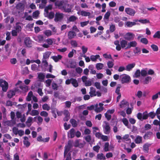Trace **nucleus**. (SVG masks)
Here are the masks:
<instances>
[{
  "instance_id": "obj_1",
  "label": "nucleus",
  "mask_w": 160,
  "mask_h": 160,
  "mask_svg": "<svg viewBox=\"0 0 160 160\" xmlns=\"http://www.w3.org/2000/svg\"><path fill=\"white\" fill-rule=\"evenodd\" d=\"M0 86L2 88V90L4 92H6L8 88V83L5 80H0Z\"/></svg>"
},
{
  "instance_id": "obj_2",
  "label": "nucleus",
  "mask_w": 160,
  "mask_h": 160,
  "mask_svg": "<svg viewBox=\"0 0 160 160\" xmlns=\"http://www.w3.org/2000/svg\"><path fill=\"white\" fill-rule=\"evenodd\" d=\"M63 18V13L57 12L55 14L54 21L56 22H60L62 20Z\"/></svg>"
},
{
  "instance_id": "obj_3",
  "label": "nucleus",
  "mask_w": 160,
  "mask_h": 160,
  "mask_svg": "<svg viewBox=\"0 0 160 160\" xmlns=\"http://www.w3.org/2000/svg\"><path fill=\"white\" fill-rule=\"evenodd\" d=\"M121 76H123L121 80L122 84L127 83L129 82L131 78L129 76L125 74H122Z\"/></svg>"
},
{
  "instance_id": "obj_4",
  "label": "nucleus",
  "mask_w": 160,
  "mask_h": 160,
  "mask_svg": "<svg viewBox=\"0 0 160 160\" xmlns=\"http://www.w3.org/2000/svg\"><path fill=\"white\" fill-rule=\"evenodd\" d=\"M135 36V35L132 33L128 32L127 33L124 37V38L128 41L132 40Z\"/></svg>"
},
{
  "instance_id": "obj_5",
  "label": "nucleus",
  "mask_w": 160,
  "mask_h": 160,
  "mask_svg": "<svg viewBox=\"0 0 160 160\" xmlns=\"http://www.w3.org/2000/svg\"><path fill=\"white\" fill-rule=\"evenodd\" d=\"M72 147V144L71 142H68L67 146L65 147V150L64 152V157L65 158L68 152L70 150Z\"/></svg>"
},
{
  "instance_id": "obj_6",
  "label": "nucleus",
  "mask_w": 160,
  "mask_h": 160,
  "mask_svg": "<svg viewBox=\"0 0 160 160\" xmlns=\"http://www.w3.org/2000/svg\"><path fill=\"white\" fill-rule=\"evenodd\" d=\"M24 43L25 45L27 47L30 48L32 47V41L30 38L28 37H26L24 39Z\"/></svg>"
},
{
  "instance_id": "obj_7",
  "label": "nucleus",
  "mask_w": 160,
  "mask_h": 160,
  "mask_svg": "<svg viewBox=\"0 0 160 160\" xmlns=\"http://www.w3.org/2000/svg\"><path fill=\"white\" fill-rule=\"evenodd\" d=\"M153 133L152 132L148 131L143 136L144 139L147 140L151 139L153 137Z\"/></svg>"
},
{
  "instance_id": "obj_8",
  "label": "nucleus",
  "mask_w": 160,
  "mask_h": 160,
  "mask_svg": "<svg viewBox=\"0 0 160 160\" xmlns=\"http://www.w3.org/2000/svg\"><path fill=\"white\" fill-rule=\"evenodd\" d=\"M125 11L127 14L132 16H134L135 13V11L134 10L129 8H126Z\"/></svg>"
},
{
  "instance_id": "obj_9",
  "label": "nucleus",
  "mask_w": 160,
  "mask_h": 160,
  "mask_svg": "<svg viewBox=\"0 0 160 160\" xmlns=\"http://www.w3.org/2000/svg\"><path fill=\"white\" fill-rule=\"evenodd\" d=\"M106 126L103 127L104 132L105 134H108L110 132V128L108 122H106Z\"/></svg>"
},
{
  "instance_id": "obj_10",
  "label": "nucleus",
  "mask_w": 160,
  "mask_h": 160,
  "mask_svg": "<svg viewBox=\"0 0 160 160\" xmlns=\"http://www.w3.org/2000/svg\"><path fill=\"white\" fill-rule=\"evenodd\" d=\"M16 8L17 9L20 10L21 12L23 11L24 9L25 5L21 2H19L16 6Z\"/></svg>"
},
{
  "instance_id": "obj_11",
  "label": "nucleus",
  "mask_w": 160,
  "mask_h": 160,
  "mask_svg": "<svg viewBox=\"0 0 160 160\" xmlns=\"http://www.w3.org/2000/svg\"><path fill=\"white\" fill-rule=\"evenodd\" d=\"M137 42L135 41H133L128 42L127 47L125 48V49L130 48L132 47H134L137 46Z\"/></svg>"
},
{
  "instance_id": "obj_12",
  "label": "nucleus",
  "mask_w": 160,
  "mask_h": 160,
  "mask_svg": "<svg viewBox=\"0 0 160 160\" xmlns=\"http://www.w3.org/2000/svg\"><path fill=\"white\" fill-rule=\"evenodd\" d=\"M135 65V63L134 62L128 64L126 67L125 70L128 71H130L134 67Z\"/></svg>"
},
{
  "instance_id": "obj_13",
  "label": "nucleus",
  "mask_w": 160,
  "mask_h": 160,
  "mask_svg": "<svg viewBox=\"0 0 160 160\" xmlns=\"http://www.w3.org/2000/svg\"><path fill=\"white\" fill-rule=\"evenodd\" d=\"M151 144L147 143H145L143 146L144 152L145 153H148L149 152V148L151 146Z\"/></svg>"
},
{
  "instance_id": "obj_14",
  "label": "nucleus",
  "mask_w": 160,
  "mask_h": 160,
  "mask_svg": "<svg viewBox=\"0 0 160 160\" xmlns=\"http://www.w3.org/2000/svg\"><path fill=\"white\" fill-rule=\"evenodd\" d=\"M18 89H16L15 91H10L8 92L7 96L9 98H11L13 96L15 95L16 92L18 91Z\"/></svg>"
},
{
  "instance_id": "obj_15",
  "label": "nucleus",
  "mask_w": 160,
  "mask_h": 160,
  "mask_svg": "<svg viewBox=\"0 0 160 160\" xmlns=\"http://www.w3.org/2000/svg\"><path fill=\"white\" fill-rule=\"evenodd\" d=\"M136 23L135 22L130 21H127L125 23V27H131L132 26L136 25Z\"/></svg>"
},
{
  "instance_id": "obj_16",
  "label": "nucleus",
  "mask_w": 160,
  "mask_h": 160,
  "mask_svg": "<svg viewBox=\"0 0 160 160\" xmlns=\"http://www.w3.org/2000/svg\"><path fill=\"white\" fill-rule=\"evenodd\" d=\"M76 34L74 32L72 31H70L68 32V38L69 39H72L74 38L75 36H76Z\"/></svg>"
},
{
  "instance_id": "obj_17",
  "label": "nucleus",
  "mask_w": 160,
  "mask_h": 160,
  "mask_svg": "<svg viewBox=\"0 0 160 160\" xmlns=\"http://www.w3.org/2000/svg\"><path fill=\"white\" fill-rule=\"evenodd\" d=\"M90 90L89 93L91 97H92L96 95V94L95 93L96 91L95 88H94L93 87H91L90 88Z\"/></svg>"
},
{
  "instance_id": "obj_18",
  "label": "nucleus",
  "mask_w": 160,
  "mask_h": 160,
  "mask_svg": "<svg viewBox=\"0 0 160 160\" xmlns=\"http://www.w3.org/2000/svg\"><path fill=\"white\" fill-rule=\"evenodd\" d=\"M24 140L23 141V144L27 147H29L30 145V143L28 141V137L25 136L24 137Z\"/></svg>"
},
{
  "instance_id": "obj_19",
  "label": "nucleus",
  "mask_w": 160,
  "mask_h": 160,
  "mask_svg": "<svg viewBox=\"0 0 160 160\" xmlns=\"http://www.w3.org/2000/svg\"><path fill=\"white\" fill-rule=\"evenodd\" d=\"M62 58V56L60 55H58L57 56H53L51 57V58L55 62H58L59 60H61Z\"/></svg>"
},
{
  "instance_id": "obj_20",
  "label": "nucleus",
  "mask_w": 160,
  "mask_h": 160,
  "mask_svg": "<svg viewBox=\"0 0 160 160\" xmlns=\"http://www.w3.org/2000/svg\"><path fill=\"white\" fill-rule=\"evenodd\" d=\"M71 84L75 88L77 87L78 86V84L77 80L72 78H71Z\"/></svg>"
},
{
  "instance_id": "obj_21",
  "label": "nucleus",
  "mask_w": 160,
  "mask_h": 160,
  "mask_svg": "<svg viewBox=\"0 0 160 160\" xmlns=\"http://www.w3.org/2000/svg\"><path fill=\"white\" fill-rule=\"evenodd\" d=\"M128 42L126 40H122L120 41L121 47L122 48H126L127 45H128Z\"/></svg>"
},
{
  "instance_id": "obj_22",
  "label": "nucleus",
  "mask_w": 160,
  "mask_h": 160,
  "mask_svg": "<svg viewBox=\"0 0 160 160\" xmlns=\"http://www.w3.org/2000/svg\"><path fill=\"white\" fill-rule=\"evenodd\" d=\"M63 2L62 1H57L55 3V5L58 7V8L60 9V8H61L62 6L63 5Z\"/></svg>"
},
{
  "instance_id": "obj_23",
  "label": "nucleus",
  "mask_w": 160,
  "mask_h": 160,
  "mask_svg": "<svg viewBox=\"0 0 160 160\" xmlns=\"http://www.w3.org/2000/svg\"><path fill=\"white\" fill-rule=\"evenodd\" d=\"M147 68L142 69L141 72V74L142 77H145L147 75Z\"/></svg>"
},
{
  "instance_id": "obj_24",
  "label": "nucleus",
  "mask_w": 160,
  "mask_h": 160,
  "mask_svg": "<svg viewBox=\"0 0 160 160\" xmlns=\"http://www.w3.org/2000/svg\"><path fill=\"white\" fill-rule=\"evenodd\" d=\"M152 79V78L150 76H148L145 78L144 80L143 81L144 84H148L149 81H150Z\"/></svg>"
},
{
  "instance_id": "obj_25",
  "label": "nucleus",
  "mask_w": 160,
  "mask_h": 160,
  "mask_svg": "<svg viewBox=\"0 0 160 160\" xmlns=\"http://www.w3.org/2000/svg\"><path fill=\"white\" fill-rule=\"evenodd\" d=\"M80 13L81 15L84 16H89L91 14L89 12H88L83 10L81 11Z\"/></svg>"
},
{
  "instance_id": "obj_26",
  "label": "nucleus",
  "mask_w": 160,
  "mask_h": 160,
  "mask_svg": "<svg viewBox=\"0 0 160 160\" xmlns=\"http://www.w3.org/2000/svg\"><path fill=\"white\" fill-rule=\"evenodd\" d=\"M97 158L100 160H105L106 159L105 156L102 153L98 154L97 156Z\"/></svg>"
},
{
  "instance_id": "obj_27",
  "label": "nucleus",
  "mask_w": 160,
  "mask_h": 160,
  "mask_svg": "<svg viewBox=\"0 0 160 160\" xmlns=\"http://www.w3.org/2000/svg\"><path fill=\"white\" fill-rule=\"evenodd\" d=\"M142 137L139 136H138L135 139V142L136 143L139 144L142 142Z\"/></svg>"
},
{
  "instance_id": "obj_28",
  "label": "nucleus",
  "mask_w": 160,
  "mask_h": 160,
  "mask_svg": "<svg viewBox=\"0 0 160 160\" xmlns=\"http://www.w3.org/2000/svg\"><path fill=\"white\" fill-rule=\"evenodd\" d=\"M70 122L74 127H76L77 126L78 124L76 121L74 119H71L70 120Z\"/></svg>"
},
{
  "instance_id": "obj_29",
  "label": "nucleus",
  "mask_w": 160,
  "mask_h": 160,
  "mask_svg": "<svg viewBox=\"0 0 160 160\" xmlns=\"http://www.w3.org/2000/svg\"><path fill=\"white\" fill-rule=\"evenodd\" d=\"M70 66L69 68H75L76 67V63L73 60H72L70 62Z\"/></svg>"
},
{
  "instance_id": "obj_30",
  "label": "nucleus",
  "mask_w": 160,
  "mask_h": 160,
  "mask_svg": "<svg viewBox=\"0 0 160 160\" xmlns=\"http://www.w3.org/2000/svg\"><path fill=\"white\" fill-rule=\"evenodd\" d=\"M69 132H70V138H73L75 136V131L74 129L72 128L71 129Z\"/></svg>"
},
{
  "instance_id": "obj_31",
  "label": "nucleus",
  "mask_w": 160,
  "mask_h": 160,
  "mask_svg": "<svg viewBox=\"0 0 160 160\" xmlns=\"http://www.w3.org/2000/svg\"><path fill=\"white\" fill-rule=\"evenodd\" d=\"M39 12L38 10L33 12L32 13V17L33 18H37L39 14Z\"/></svg>"
},
{
  "instance_id": "obj_32",
  "label": "nucleus",
  "mask_w": 160,
  "mask_h": 160,
  "mask_svg": "<svg viewBox=\"0 0 160 160\" xmlns=\"http://www.w3.org/2000/svg\"><path fill=\"white\" fill-rule=\"evenodd\" d=\"M32 119H33V118L32 117H29L28 118L27 121H26V123L27 124V126H28V127H29L31 126V124L29 125L28 124V123H31L32 122Z\"/></svg>"
},
{
  "instance_id": "obj_33",
  "label": "nucleus",
  "mask_w": 160,
  "mask_h": 160,
  "mask_svg": "<svg viewBox=\"0 0 160 160\" xmlns=\"http://www.w3.org/2000/svg\"><path fill=\"white\" fill-rule=\"evenodd\" d=\"M19 88L25 92H27L28 89V87L25 85L23 86H19Z\"/></svg>"
},
{
  "instance_id": "obj_34",
  "label": "nucleus",
  "mask_w": 160,
  "mask_h": 160,
  "mask_svg": "<svg viewBox=\"0 0 160 160\" xmlns=\"http://www.w3.org/2000/svg\"><path fill=\"white\" fill-rule=\"evenodd\" d=\"M57 101L54 100V99H52V102L51 106V109H56L55 107L56 105Z\"/></svg>"
},
{
  "instance_id": "obj_35",
  "label": "nucleus",
  "mask_w": 160,
  "mask_h": 160,
  "mask_svg": "<svg viewBox=\"0 0 160 160\" xmlns=\"http://www.w3.org/2000/svg\"><path fill=\"white\" fill-rule=\"evenodd\" d=\"M103 67V64L100 63H97L96 65V68L98 70L102 69V68Z\"/></svg>"
},
{
  "instance_id": "obj_36",
  "label": "nucleus",
  "mask_w": 160,
  "mask_h": 160,
  "mask_svg": "<svg viewBox=\"0 0 160 160\" xmlns=\"http://www.w3.org/2000/svg\"><path fill=\"white\" fill-rule=\"evenodd\" d=\"M129 105L128 103L126 101H125L124 100L122 101L120 104V108H122L124 107L125 105Z\"/></svg>"
},
{
  "instance_id": "obj_37",
  "label": "nucleus",
  "mask_w": 160,
  "mask_h": 160,
  "mask_svg": "<svg viewBox=\"0 0 160 160\" xmlns=\"http://www.w3.org/2000/svg\"><path fill=\"white\" fill-rule=\"evenodd\" d=\"M51 52H45L43 55V59H46L48 58L50 55Z\"/></svg>"
},
{
  "instance_id": "obj_38",
  "label": "nucleus",
  "mask_w": 160,
  "mask_h": 160,
  "mask_svg": "<svg viewBox=\"0 0 160 160\" xmlns=\"http://www.w3.org/2000/svg\"><path fill=\"white\" fill-rule=\"evenodd\" d=\"M39 113L38 111L36 110H32L31 112L29 113L32 116L38 115Z\"/></svg>"
},
{
  "instance_id": "obj_39",
  "label": "nucleus",
  "mask_w": 160,
  "mask_h": 160,
  "mask_svg": "<svg viewBox=\"0 0 160 160\" xmlns=\"http://www.w3.org/2000/svg\"><path fill=\"white\" fill-rule=\"evenodd\" d=\"M148 117V112L145 111L144 112L142 113V119L146 120L147 119Z\"/></svg>"
},
{
  "instance_id": "obj_40",
  "label": "nucleus",
  "mask_w": 160,
  "mask_h": 160,
  "mask_svg": "<svg viewBox=\"0 0 160 160\" xmlns=\"http://www.w3.org/2000/svg\"><path fill=\"white\" fill-rule=\"evenodd\" d=\"M141 75V72L139 69H137L135 73H134V75H133V77L135 78H138Z\"/></svg>"
},
{
  "instance_id": "obj_41",
  "label": "nucleus",
  "mask_w": 160,
  "mask_h": 160,
  "mask_svg": "<svg viewBox=\"0 0 160 160\" xmlns=\"http://www.w3.org/2000/svg\"><path fill=\"white\" fill-rule=\"evenodd\" d=\"M42 68L43 67H47L48 65V62L47 61L46 59H42Z\"/></svg>"
},
{
  "instance_id": "obj_42",
  "label": "nucleus",
  "mask_w": 160,
  "mask_h": 160,
  "mask_svg": "<svg viewBox=\"0 0 160 160\" xmlns=\"http://www.w3.org/2000/svg\"><path fill=\"white\" fill-rule=\"evenodd\" d=\"M42 109L44 110H49L50 109V106L47 103L43 104L42 106Z\"/></svg>"
},
{
  "instance_id": "obj_43",
  "label": "nucleus",
  "mask_w": 160,
  "mask_h": 160,
  "mask_svg": "<svg viewBox=\"0 0 160 160\" xmlns=\"http://www.w3.org/2000/svg\"><path fill=\"white\" fill-rule=\"evenodd\" d=\"M55 16L54 13L53 12H49L48 18L49 19H51L53 18Z\"/></svg>"
},
{
  "instance_id": "obj_44",
  "label": "nucleus",
  "mask_w": 160,
  "mask_h": 160,
  "mask_svg": "<svg viewBox=\"0 0 160 160\" xmlns=\"http://www.w3.org/2000/svg\"><path fill=\"white\" fill-rule=\"evenodd\" d=\"M44 34L47 37H48L52 35V32L50 30H46L44 32Z\"/></svg>"
},
{
  "instance_id": "obj_45",
  "label": "nucleus",
  "mask_w": 160,
  "mask_h": 160,
  "mask_svg": "<svg viewBox=\"0 0 160 160\" xmlns=\"http://www.w3.org/2000/svg\"><path fill=\"white\" fill-rule=\"evenodd\" d=\"M109 143L108 142H105L104 144V150L105 152H107L109 151Z\"/></svg>"
},
{
  "instance_id": "obj_46",
  "label": "nucleus",
  "mask_w": 160,
  "mask_h": 160,
  "mask_svg": "<svg viewBox=\"0 0 160 160\" xmlns=\"http://www.w3.org/2000/svg\"><path fill=\"white\" fill-rule=\"evenodd\" d=\"M122 121L125 126L129 128L128 127V121L126 118H123L122 120Z\"/></svg>"
},
{
  "instance_id": "obj_47",
  "label": "nucleus",
  "mask_w": 160,
  "mask_h": 160,
  "mask_svg": "<svg viewBox=\"0 0 160 160\" xmlns=\"http://www.w3.org/2000/svg\"><path fill=\"white\" fill-rule=\"evenodd\" d=\"M77 19V18L76 17L74 16H71L69 18L68 20L69 22H74L76 21Z\"/></svg>"
},
{
  "instance_id": "obj_48",
  "label": "nucleus",
  "mask_w": 160,
  "mask_h": 160,
  "mask_svg": "<svg viewBox=\"0 0 160 160\" xmlns=\"http://www.w3.org/2000/svg\"><path fill=\"white\" fill-rule=\"evenodd\" d=\"M38 77L39 80H43L45 78V75L43 73L40 72L38 74Z\"/></svg>"
},
{
  "instance_id": "obj_49",
  "label": "nucleus",
  "mask_w": 160,
  "mask_h": 160,
  "mask_svg": "<svg viewBox=\"0 0 160 160\" xmlns=\"http://www.w3.org/2000/svg\"><path fill=\"white\" fill-rule=\"evenodd\" d=\"M138 22L142 24H146L147 23H149L150 22L149 20L146 19H140L138 20Z\"/></svg>"
},
{
  "instance_id": "obj_50",
  "label": "nucleus",
  "mask_w": 160,
  "mask_h": 160,
  "mask_svg": "<svg viewBox=\"0 0 160 160\" xmlns=\"http://www.w3.org/2000/svg\"><path fill=\"white\" fill-rule=\"evenodd\" d=\"M151 48L154 51H157L158 50V48L157 46L155 44H152L151 46Z\"/></svg>"
},
{
  "instance_id": "obj_51",
  "label": "nucleus",
  "mask_w": 160,
  "mask_h": 160,
  "mask_svg": "<svg viewBox=\"0 0 160 160\" xmlns=\"http://www.w3.org/2000/svg\"><path fill=\"white\" fill-rule=\"evenodd\" d=\"M52 88L53 89L55 90H57L58 89V86L57 84L54 82H53L52 84Z\"/></svg>"
},
{
  "instance_id": "obj_52",
  "label": "nucleus",
  "mask_w": 160,
  "mask_h": 160,
  "mask_svg": "<svg viewBox=\"0 0 160 160\" xmlns=\"http://www.w3.org/2000/svg\"><path fill=\"white\" fill-rule=\"evenodd\" d=\"M140 41L142 43L146 45L148 43V40L146 38H141Z\"/></svg>"
},
{
  "instance_id": "obj_53",
  "label": "nucleus",
  "mask_w": 160,
  "mask_h": 160,
  "mask_svg": "<svg viewBox=\"0 0 160 160\" xmlns=\"http://www.w3.org/2000/svg\"><path fill=\"white\" fill-rule=\"evenodd\" d=\"M135 54H140L141 53V49L138 47H136L135 49L133 51Z\"/></svg>"
},
{
  "instance_id": "obj_54",
  "label": "nucleus",
  "mask_w": 160,
  "mask_h": 160,
  "mask_svg": "<svg viewBox=\"0 0 160 160\" xmlns=\"http://www.w3.org/2000/svg\"><path fill=\"white\" fill-rule=\"evenodd\" d=\"M154 38H160V31H157L153 36Z\"/></svg>"
},
{
  "instance_id": "obj_55",
  "label": "nucleus",
  "mask_w": 160,
  "mask_h": 160,
  "mask_svg": "<svg viewBox=\"0 0 160 160\" xmlns=\"http://www.w3.org/2000/svg\"><path fill=\"white\" fill-rule=\"evenodd\" d=\"M110 14L111 13L110 11L107 12L104 15V19H108L109 18V16L110 15Z\"/></svg>"
},
{
  "instance_id": "obj_56",
  "label": "nucleus",
  "mask_w": 160,
  "mask_h": 160,
  "mask_svg": "<svg viewBox=\"0 0 160 160\" xmlns=\"http://www.w3.org/2000/svg\"><path fill=\"white\" fill-rule=\"evenodd\" d=\"M116 28L114 25L112 24L110 25L109 30L111 32H113L115 30Z\"/></svg>"
},
{
  "instance_id": "obj_57",
  "label": "nucleus",
  "mask_w": 160,
  "mask_h": 160,
  "mask_svg": "<svg viewBox=\"0 0 160 160\" xmlns=\"http://www.w3.org/2000/svg\"><path fill=\"white\" fill-rule=\"evenodd\" d=\"M100 148V147L98 145L94 146L93 148V149L94 151L96 152L97 153L99 152V150Z\"/></svg>"
},
{
  "instance_id": "obj_58",
  "label": "nucleus",
  "mask_w": 160,
  "mask_h": 160,
  "mask_svg": "<svg viewBox=\"0 0 160 160\" xmlns=\"http://www.w3.org/2000/svg\"><path fill=\"white\" fill-rule=\"evenodd\" d=\"M103 107H98L97 108H95L94 110L95 111L97 112H99L102 111L103 110Z\"/></svg>"
},
{
  "instance_id": "obj_59",
  "label": "nucleus",
  "mask_w": 160,
  "mask_h": 160,
  "mask_svg": "<svg viewBox=\"0 0 160 160\" xmlns=\"http://www.w3.org/2000/svg\"><path fill=\"white\" fill-rule=\"evenodd\" d=\"M40 115L42 116L47 117L48 116V114L47 112L43 111L40 112Z\"/></svg>"
},
{
  "instance_id": "obj_60",
  "label": "nucleus",
  "mask_w": 160,
  "mask_h": 160,
  "mask_svg": "<svg viewBox=\"0 0 160 160\" xmlns=\"http://www.w3.org/2000/svg\"><path fill=\"white\" fill-rule=\"evenodd\" d=\"M71 44L73 47H77L78 44L75 40H72L71 41Z\"/></svg>"
},
{
  "instance_id": "obj_61",
  "label": "nucleus",
  "mask_w": 160,
  "mask_h": 160,
  "mask_svg": "<svg viewBox=\"0 0 160 160\" xmlns=\"http://www.w3.org/2000/svg\"><path fill=\"white\" fill-rule=\"evenodd\" d=\"M107 65L108 68H111L113 67L114 63L112 61H108L107 62Z\"/></svg>"
},
{
  "instance_id": "obj_62",
  "label": "nucleus",
  "mask_w": 160,
  "mask_h": 160,
  "mask_svg": "<svg viewBox=\"0 0 160 160\" xmlns=\"http://www.w3.org/2000/svg\"><path fill=\"white\" fill-rule=\"evenodd\" d=\"M152 128L150 124H146L144 126L145 129V130H148L151 129Z\"/></svg>"
},
{
  "instance_id": "obj_63",
  "label": "nucleus",
  "mask_w": 160,
  "mask_h": 160,
  "mask_svg": "<svg viewBox=\"0 0 160 160\" xmlns=\"http://www.w3.org/2000/svg\"><path fill=\"white\" fill-rule=\"evenodd\" d=\"M63 114L65 115V117H70V113L68 110H64Z\"/></svg>"
},
{
  "instance_id": "obj_64",
  "label": "nucleus",
  "mask_w": 160,
  "mask_h": 160,
  "mask_svg": "<svg viewBox=\"0 0 160 160\" xmlns=\"http://www.w3.org/2000/svg\"><path fill=\"white\" fill-rule=\"evenodd\" d=\"M137 117L138 119L142 121L143 120V119H142V114L141 113H138L137 114Z\"/></svg>"
}]
</instances>
